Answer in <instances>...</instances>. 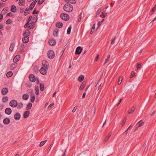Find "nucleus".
Masks as SVG:
<instances>
[{
    "label": "nucleus",
    "mask_w": 156,
    "mask_h": 156,
    "mask_svg": "<svg viewBox=\"0 0 156 156\" xmlns=\"http://www.w3.org/2000/svg\"><path fill=\"white\" fill-rule=\"evenodd\" d=\"M63 9L65 11L70 12L73 10V7L71 5L67 3L64 5Z\"/></svg>",
    "instance_id": "1"
},
{
    "label": "nucleus",
    "mask_w": 156,
    "mask_h": 156,
    "mask_svg": "<svg viewBox=\"0 0 156 156\" xmlns=\"http://www.w3.org/2000/svg\"><path fill=\"white\" fill-rule=\"evenodd\" d=\"M60 16L62 19L65 21H68L69 19V16L67 14L64 13H61Z\"/></svg>",
    "instance_id": "2"
},
{
    "label": "nucleus",
    "mask_w": 156,
    "mask_h": 156,
    "mask_svg": "<svg viewBox=\"0 0 156 156\" xmlns=\"http://www.w3.org/2000/svg\"><path fill=\"white\" fill-rule=\"evenodd\" d=\"M48 57L50 59L53 58L55 56L54 52L52 50H50L48 51Z\"/></svg>",
    "instance_id": "3"
},
{
    "label": "nucleus",
    "mask_w": 156,
    "mask_h": 156,
    "mask_svg": "<svg viewBox=\"0 0 156 156\" xmlns=\"http://www.w3.org/2000/svg\"><path fill=\"white\" fill-rule=\"evenodd\" d=\"M10 105L13 108L16 107L18 105V103L17 101L13 100H11L9 103Z\"/></svg>",
    "instance_id": "4"
},
{
    "label": "nucleus",
    "mask_w": 156,
    "mask_h": 156,
    "mask_svg": "<svg viewBox=\"0 0 156 156\" xmlns=\"http://www.w3.org/2000/svg\"><path fill=\"white\" fill-rule=\"evenodd\" d=\"M82 50V49L81 47L80 46L78 47L76 49L75 53L76 54L79 55L81 53Z\"/></svg>",
    "instance_id": "5"
},
{
    "label": "nucleus",
    "mask_w": 156,
    "mask_h": 156,
    "mask_svg": "<svg viewBox=\"0 0 156 156\" xmlns=\"http://www.w3.org/2000/svg\"><path fill=\"white\" fill-rule=\"evenodd\" d=\"M30 80L32 82H34L36 80L34 74H30L29 76Z\"/></svg>",
    "instance_id": "6"
},
{
    "label": "nucleus",
    "mask_w": 156,
    "mask_h": 156,
    "mask_svg": "<svg viewBox=\"0 0 156 156\" xmlns=\"http://www.w3.org/2000/svg\"><path fill=\"white\" fill-rule=\"evenodd\" d=\"M8 92V89L7 88H3L1 90L2 94L3 95L6 94Z\"/></svg>",
    "instance_id": "7"
},
{
    "label": "nucleus",
    "mask_w": 156,
    "mask_h": 156,
    "mask_svg": "<svg viewBox=\"0 0 156 156\" xmlns=\"http://www.w3.org/2000/svg\"><path fill=\"white\" fill-rule=\"evenodd\" d=\"M20 55H16L13 58V62L14 63L17 62L20 59Z\"/></svg>",
    "instance_id": "8"
},
{
    "label": "nucleus",
    "mask_w": 156,
    "mask_h": 156,
    "mask_svg": "<svg viewBox=\"0 0 156 156\" xmlns=\"http://www.w3.org/2000/svg\"><path fill=\"white\" fill-rule=\"evenodd\" d=\"M46 69L42 67L40 70V73L42 75H45L47 73Z\"/></svg>",
    "instance_id": "9"
},
{
    "label": "nucleus",
    "mask_w": 156,
    "mask_h": 156,
    "mask_svg": "<svg viewBox=\"0 0 156 156\" xmlns=\"http://www.w3.org/2000/svg\"><path fill=\"white\" fill-rule=\"evenodd\" d=\"M23 43H27L29 41V37L28 36L24 37L22 39Z\"/></svg>",
    "instance_id": "10"
},
{
    "label": "nucleus",
    "mask_w": 156,
    "mask_h": 156,
    "mask_svg": "<svg viewBox=\"0 0 156 156\" xmlns=\"http://www.w3.org/2000/svg\"><path fill=\"white\" fill-rule=\"evenodd\" d=\"M30 32L29 30V29L27 30H25L23 33V36L24 37L25 36H28L29 37V36L30 35Z\"/></svg>",
    "instance_id": "11"
},
{
    "label": "nucleus",
    "mask_w": 156,
    "mask_h": 156,
    "mask_svg": "<svg viewBox=\"0 0 156 156\" xmlns=\"http://www.w3.org/2000/svg\"><path fill=\"white\" fill-rule=\"evenodd\" d=\"M10 122V119L8 118H5L3 120V123L6 125L9 124Z\"/></svg>",
    "instance_id": "12"
},
{
    "label": "nucleus",
    "mask_w": 156,
    "mask_h": 156,
    "mask_svg": "<svg viewBox=\"0 0 156 156\" xmlns=\"http://www.w3.org/2000/svg\"><path fill=\"white\" fill-rule=\"evenodd\" d=\"M48 43L50 45L53 46L55 44L56 41L55 40L52 39L49 41Z\"/></svg>",
    "instance_id": "13"
},
{
    "label": "nucleus",
    "mask_w": 156,
    "mask_h": 156,
    "mask_svg": "<svg viewBox=\"0 0 156 156\" xmlns=\"http://www.w3.org/2000/svg\"><path fill=\"white\" fill-rule=\"evenodd\" d=\"M34 23L35 22H32V23H29V25H28V27H27L29 28V29H32L35 26Z\"/></svg>",
    "instance_id": "14"
},
{
    "label": "nucleus",
    "mask_w": 156,
    "mask_h": 156,
    "mask_svg": "<svg viewBox=\"0 0 156 156\" xmlns=\"http://www.w3.org/2000/svg\"><path fill=\"white\" fill-rule=\"evenodd\" d=\"M12 112V110L10 108H6L5 110V113L6 114L9 115Z\"/></svg>",
    "instance_id": "15"
},
{
    "label": "nucleus",
    "mask_w": 156,
    "mask_h": 156,
    "mask_svg": "<svg viewBox=\"0 0 156 156\" xmlns=\"http://www.w3.org/2000/svg\"><path fill=\"white\" fill-rule=\"evenodd\" d=\"M21 117L20 114L19 113H17L14 115V118L16 120H19Z\"/></svg>",
    "instance_id": "16"
},
{
    "label": "nucleus",
    "mask_w": 156,
    "mask_h": 156,
    "mask_svg": "<svg viewBox=\"0 0 156 156\" xmlns=\"http://www.w3.org/2000/svg\"><path fill=\"white\" fill-rule=\"evenodd\" d=\"M63 25V24L60 22H57L55 24V26L56 27L58 28H62Z\"/></svg>",
    "instance_id": "17"
},
{
    "label": "nucleus",
    "mask_w": 156,
    "mask_h": 156,
    "mask_svg": "<svg viewBox=\"0 0 156 156\" xmlns=\"http://www.w3.org/2000/svg\"><path fill=\"white\" fill-rule=\"evenodd\" d=\"M32 16H30L29 17V18L27 22V23L24 26V27L25 28H27L28 27V25H29V23L30 21L32 20Z\"/></svg>",
    "instance_id": "18"
},
{
    "label": "nucleus",
    "mask_w": 156,
    "mask_h": 156,
    "mask_svg": "<svg viewBox=\"0 0 156 156\" xmlns=\"http://www.w3.org/2000/svg\"><path fill=\"white\" fill-rule=\"evenodd\" d=\"M135 110V108L134 107H132L130 108L128 111V113L129 114L133 113Z\"/></svg>",
    "instance_id": "19"
},
{
    "label": "nucleus",
    "mask_w": 156,
    "mask_h": 156,
    "mask_svg": "<svg viewBox=\"0 0 156 156\" xmlns=\"http://www.w3.org/2000/svg\"><path fill=\"white\" fill-rule=\"evenodd\" d=\"M30 112L29 111H26L23 114V118H28L30 114Z\"/></svg>",
    "instance_id": "20"
},
{
    "label": "nucleus",
    "mask_w": 156,
    "mask_h": 156,
    "mask_svg": "<svg viewBox=\"0 0 156 156\" xmlns=\"http://www.w3.org/2000/svg\"><path fill=\"white\" fill-rule=\"evenodd\" d=\"M11 11L13 12H15L16 11V8L15 5H12V6Z\"/></svg>",
    "instance_id": "21"
},
{
    "label": "nucleus",
    "mask_w": 156,
    "mask_h": 156,
    "mask_svg": "<svg viewBox=\"0 0 156 156\" xmlns=\"http://www.w3.org/2000/svg\"><path fill=\"white\" fill-rule=\"evenodd\" d=\"M35 99V95L34 94H31L30 95L31 101L32 102H34Z\"/></svg>",
    "instance_id": "22"
},
{
    "label": "nucleus",
    "mask_w": 156,
    "mask_h": 156,
    "mask_svg": "<svg viewBox=\"0 0 156 156\" xmlns=\"http://www.w3.org/2000/svg\"><path fill=\"white\" fill-rule=\"evenodd\" d=\"M29 98V96L28 94H24L22 96L23 99L25 100H27Z\"/></svg>",
    "instance_id": "23"
},
{
    "label": "nucleus",
    "mask_w": 156,
    "mask_h": 156,
    "mask_svg": "<svg viewBox=\"0 0 156 156\" xmlns=\"http://www.w3.org/2000/svg\"><path fill=\"white\" fill-rule=\"evenodd\" d=\"M144 123V122H142V120H140L137 123L138 125L136 127V128H138L139 127L142 126L143 125Z\"/></svg>",
    "instance_id": "24"
},
{
    "label": "nucleus",
    "mask_w": 156,
    "mask_h": 156,
    "mask_svg": "<svg viewBox=\"0 0 156 156\" xmlns=\"http://www.w3.org/2000/svg\"><path fill=\"white\" fill-rule=\"evenodd\" d=\"M58 29H55L53 32V35L55 37H57L58 36Z\"/></svg>",
    "instance_id": "25"
},
{
    "label": "nucleus",
    "mask_w": 156,
    "mask_h": 156,
    "mask_svg": "<svg viewBox=\"0 0 156 156\" xmlns=\"http://www.w3.org/2000/svg\"><path fill=\"white\" fill-rule=\"evenodd\" d=\"M85 82H83L80 86V90H82L83 89L85 86Z\"/></svg>",
    "instance_id": "26"
},
{
    "label": "nucleus",
    "mask_w": 156,
    "mask_h": 156,
    "mask_svg": "<svg viewBox=\"0 0 156 156\" xmlns=\"http://www.w3.org/2000/svg\"><path fill=\"white\" fill-rule=\"evenodd\" d=\"M66 2H68L72 4H75L76 2L75 0H64Z\"/></svg>",
    "instance_id": "27"
},
{
    "label": "nucleus",
    "mask_w": 156,
    "mask_h": 156,
    "mask_svg": "<svg viewBox=\"0 0 156 156\" xmlns=\"http://www.w3.org/2000/svg\"><path fill=\"white\" fill-rule=\"evenodd\" d=\"M101 83L100 81V80H99L98 82L97 83V84H96V85L95 86V87H96V89H97V86H98V88L97 89L98 90L99 89L100 87H101Z\"/></svg>",
    "instance_id": "28"
},
{
    "label": "nucleus",
    "mask_w": 156,
    "mask_h": 156,
    "mask_svg": "<svg viewBox=\"0 0 156 156\" xmlns=\"http://www.w3.org/2000/svg\"><path fill=\"white\" fill-rule=\"evenodd\" d=\"M84 78V77L83 75H80L78 77V80L80 82H81Z\"/></svg>",
    "instance_id": "29"
},
{
    "label": "nucleus",
    "mask_w": 156,
    "mask_h": 156,
    "mask_svg": "<svg viewBox=\"0 0 156 156\" xmlns=\"http://www.w3.org/2000/svg\"><path fill=\"white\" fill-rule=\"evenodd\" d=\"M8 9V8H4L2 11V13L3 14H5L7 12V11Z\"/></svg>",
    "instance_id": "30"
},
{
    "label": "nucleus",
    "mask_w": 156,
    "mask_h": 156,
    "mask_svg": "<svg viewBox=\"0 0 156 156\" xmlns=\"http://www.w3.org/2000/svg\"><path fill=\"white\" fill-rule=\"evenodd\" d=\"M15 45V43L13 42L10 45V47L9 48V50L11 51H12L13 49V47Z\"/></svg>",
    "instance_id": "31"
},
{
    "label": "nucleus",
    "mask_w": 156,
    "mask_h": 156,
    "mask_svg": "<svg viewBox=\"0 0 156 156\" xmlns=\"http://www.w3.org/2000/svg\"><path fill=\"white\" fill-rule=\"evenodd\" d=\"M30 12V11L28 8H27L24 12V15L25 16H27V14H29Z\"/></svg>",
    "instance_id": "32"
},
{
    "label": "nucleus",
    "mask_w": 156,
    "mask_h": 156,
    "mask_svg": "<svg viewBox=\"0 0 156 156\" xmlns=\"http://www.w3.org/2000/svg\"><path fill=\"white\" fill-rule=\"evenodd\" d=\"M13 74V73L12 71H9L6 74V76L8 77H9L11 76Z\"/></svg>",
    "instance_id": "33"
},
{
    "label": "nucleus",
    "mask_w": 156,
    "mask_h": 156,
    "mask_svg": "<svg viewBox=\"0 0 156 156\" xmlns=\"http://www.w3.org/2000/svg\"><path fill=\"white\" fill-rule=\"evenodd\" d=\"M8 100V98L7 97H4L2 98V101L4 103L6 102Z\"/></svg>",
    "instance_id": "34"
},
{
    "label": "nucleus",
    "mask_w": 156,
    "mask_h": 156,
    "mask_svg": "<svg viewBox=\"0 0 156 156\" xmlns=\"http://www.w3.org/2000/svg\"><path fill=\"white\" fill-rule=\"evenodd\" d=\"M16 67V65L14 63L12 64L10 66V69L12 70L14 69Z\"/></svg>",
    "instance_id": "35"
},
{
    "label": "nucleus",
    "mask_w": 156,
    "mask_h": 156,
    "mask_svg": "<svg viewBox=\"0 0 156 156\" xmlns=\"http://www.w3.org/2000/svg\"><path fill=\"white\" fill-rule=\"evenodd\" d=\"M122 80V77L120 76L119 78L118 84L119 85L121 84Z\"/></svg>",
    "instance_id": "36"
},
{
    "label": "nucleus",
    "mask_w": 156,
    "mask_h": 156,
    "mask_svg": "<svg viewBox=\"0 0 156 156\" xmlns=\"http://www.w3.org/2000/svg\"><path fill=\"white\" fill-rule=\"evenodd\" d=\"M32 22H35L37 20V17L36 16H34L32 17Z\"/></svg>",
    "instance_id": "37"
},
{
    "label": "nucleus",
    "mask_w": 156,
    "mask_h": 156,
    "mask_svg": "<svg viewBox=\"0 0 156 156\" xmlns=\"http://www.w3.org/2000/svg\"><path fill=\"white\" fill-rule=\"evenodd\" d=\"M35 5V4H34L33 3V2H32L30 6V10H31L32 9H33Z\"/></svg>",
    "instance_id": "38"
},
{
    "label": "nucleus",
    "mask_w": 156,
    "mask_h": 156,
    "mask_svg": "<svg viewBox=\"0 0 156 156\" xmlns=\"http://www.w3.org/2000/svg\"><path fill=\"white\" fill-rule=\"evenodd\" d=\"M35 90L36 91L35 94L36 95H38L39 94V90L38 87H35Z\"/></svg>",
    "instance_id": "39"
},
{
    "label": "nucleus",
    "mask_w": 156,
    "mask_h": 156,
    "mask_svg": "<svg viewBox=\"0 0 156 156\" xmlns=\"http://www.w3.org/2000/svg\"><path fill=\"white\" fill-rule=\"evenodd\" d=\"M110 55H108V57H107L106 59L105 60L104 63V65H105V64H106L108 62V61L109 60V59H110Z\"/></svg>",
    "instance_id": "40"
},
{
    "label": "nucleus",
    "mask_w": 156,
    "mask_h": 156,
    "mask_svg": "<svg viewBox=\"0 0 156 156\" xmlns=\"http://www.w3.org/2000/svg\"><path fill=\"white\" fill-rule=\"evenodd\" d=\"M72 28V27L71 25H70L68 27L67 30V34H69L71 32V30Z\"/></svg>",
    "instance_id": "41"
},
{
    "label": "nucleus",
    "mask_w": 156,
    "mask_h": 156,
    "mask_svg": "<svg viewBox=\"0 0 156 156\" xmlns=\"http://www.w3.org/2000/svg\"><path fill=\"white\" fill-rule=\"evenodd\" d=\"M25 3V0H19V3L20 5L22 6L23 3Z\"/></svg>",
    "instance_id": "42"
},
{
    "label": "nucleus",
    "mask_w": 156,
    "mask_h": 156,
    "mask_svg": "<svg viewBox=\"0 0 156 156\" xmlns=\"http://www.w3.org/2000/svg\"><path fill=\"white\" fill-rule=\"evenodd\" d=\"M47 141V140H45V141H41L40 143V147L42 146L43 145H44L45 144V143H46V142Z\"/></svg>",
    "instance_id": "43"
},
{
    "label": "nucleus",
    "mask_w": 156,
    "mask_h": 156,
    "mask_svg": "<svg viewBox=\"0 0 156 156\" xmlns=\"http://www.w3.org/2000/svg\"><path fill=\"white\" fill-rule=\"evenodd\" d=\"M40 90L42 91L44 89V84H40Z\"/></svg>",
    "instance_id": "44"
},
{
    "label": "nucleus",
    "mask_w": 156,
    "mask_h": 156,
    "mask_svg": "<svg viewBox=\"0 0 156 156\" xmlns=\"http://www.w3.org/2000/svg\"><path fill=\"white\" fill-rule=\"evenodd\" d=\"M32 106V103H29L28 104L27 106V108L28 109H31Z\"/></svg>",
    "instance_id": "45"
},
{
    "label": "nucleus",
    "mask_w": 156,
    "mask_h": 156,
    "mask_svg": "<svg viewBox=\"0 0 156 156\" xmlns=\"http://www.w3.org/2000/svg\"><path fill=\"white\" fill-rule=\"evenodd\" d=\"M141 67V63L140 62L138 63L137 64V68L138 70Z\"/></svg>",
    "instance_id": "46"
},
{
    "label": "nucleus",
    "mask_w": 156,
    "mask_h": 156,
    "mask_svg": "<svg viewBox=\"0 0 156 156\" xmlns=\"http://www.w3.org/2000/svg\"><path fill=\"white\" fill-rule=\"evenodd\" d=\"M25 48V45L24 44H21L20 45V50L21 51H23Z\"/></svg>",
    "instance_id": "47"
},
{
    "label": "nucleus",
    "mask_w": 156,
    "mask_h": 156,
    "mask_svg": "<svg viewBox=\"0 0 156 156\" xmlns=\"http://www.w3.org/2000/svg\"><path fill=\"white\" fill-rule=\"evenodd\" d=\"M18 105L17 108L20 109L21 108H22L23 107V105L22 103L21 102V103H20L18 105Z\"/></svg>",
    "instance_id": "48"
},
{
    "label": "nucleus",
    "mask_w": 156,
    "mask_h": 156,
    "mask_svg": "<svg viewBox=\"0 0 156 156\" xmlns=\"http://www.w3.org/2000/svg\"><path fill=\"white\" fill-rule=\"evenodd\" d=\"M102 14L100 16L102 18H104L105 16V15L107 14L106 13H102Z\"/></svg>",
    "instance_id": "49"
},
{
    "label": "nucleus",
    "mask_w": 156,
    "mask_h": 156,
    "mask_svg": "<svg viewBox=\"0 0 156 156\" xmlns=\"http://www.w3.org/2000/svg\"><path fill=\"white\" fill-rule=\"evenodd\" d=\"M82 14V12H81L80 13L79 16H78V20L79 22H80L81 20Z\"/></svg>",
    "instance_id": "50"
},
{
    "label": "nucleus",
    "mask_w": 156,
    "mask_h": 156,
    "mask_svg": "<svg viewBox=\"0 0 156 156\" xmlns=\"http://www.w3.org/2000/svg\"><path fill=\"white\" fill-rule=\"evenodd\" d=\"M135 73L133 71H132L131 74L130 78H131L133 77H134L135 76Z\"/></svg>",
    "instance_id": "51"
},
{
    "label": "nucleus",
    "mask_w": 156,
    "mask_h": 156,
    "mask_svg": "<svg viewBox=\"0 0 156 156\" xmlns=\"http://www.w3.org/2000/svg\"><path fill=\"white\" fill-rule=\"evenodd\" d=\"M11 22L12 21L11 20L8 19L6 21L5 23L7 24H9L11 23Z\"/></svg>",
    "instance_id": "52"
},
{
    "label": "nucleus",
    "mask_w": 156,
    "mask_h": 156,
    "mask_svg": "<svg viewBox=\"0 0 156 156\" xmlns=\"http://www.w3.org/2000/svg\"><path fill=\"white\" fill-rule=\"evenodd\" d=\"M44 0H39L38 2V4L39 5H41L44 1Z\"/></svg>",
    "instance_id": "53"
},
{
    "label": "nucleus",
    "mask_w": 156,
    "mask_h": 156,
    "mask_svg": "<svg viewBox=\"0 0 156 156\" xmlns=\"http://www.w3.org/2000/svg\"><path fill=\"white\" fill-rule=\"evenodd\" d=\"M39 13V11H37L35 9H34L32 12L33 14H37Z\"/></svg>",
    "instance_id": "54"
},
{
    "label": "nucleus",
    "mask_w": 156,
    "mask_h": 156,
    "mask_svg": "<svg viewBox=\"0 0 156 156\" xmlns=\"http://www.w3.org/2000/svg\"><path fill=\"white\" fill-rule=\"evenodd\" d=\"M116 38V37H115L113 39H112V40H111V44H114V43H115V40Z\"/></svg>",
    "instance_id": "55"
},
{
    "label": "nucleus",
    "mask_w": 156,
    "mask_h": 156,
    "mask_svg": "<svg viewBox=\"0 0 156 156\" xmlns=\"http://www.w3.org/2000/svg\"><path fill=\"white\" fill-rule=\"evenodd\" d=\"M42 66L44 68H45V69H48V65L47 64L43 63Z\"/></svg>",
    "instance_id": "56"
},
{
    "label": "nucleus",
    "mask_w": 156,
    "mask_h": 156,
    "mask_svg": "<svg viewBox=\"0 0 156 156\" xmlns=\"http://www.w3.org/2000/svg\"><path fill=\"white\" fill-rule=\"evenodd\" d=\"M99 54H98L97 55V56L95 58V60L96 61H97L98 60V59L99 58Z\"/></svg>",
    "instance_id": "57"
},
{
    "label": "nucleus",
    "mask_w": 156,
    "mask_h": 156,
    "mask_svg": "<svg viewBox=\"0 0 156 156\" xmlns=\"http://www.w3.org/2000/svg\"><path fill=\"white\" fill-rule=\"evenodd\" d=\"M5 4L4 3H0V8H2L4 6Z\"/></svg>",
    "instance_id": "58"
},
{
    "label": "nucleus",
    "mask_w": 156,
    "mask_h": 156,
    "mask_svg": "<svg viewBox=\"0 0 156 156\" xmlns=\"http://www.w3.org/2000/svg\"><path fill=\"white\" fill-rule=\"evenodd\" d=\"M52 146V144L50 145L49 147H48V150H47V151H48V152H49L50 151V149H51V148Z\"/></svg>",
    "instance_id": "59"
},
{
    "label": "nucleus",
    "mask_w": 156,
    "mask_h": 156,
    "mask_svg": "<svg viewBox=\"0 0 156 156\" xmlns=\"http://www.w3.org/2000/svg\"><path fill=\"white\" fill-rule=\"evenodd\" d=\"M77 108V106H75L74 108H73V109L72 110V112L73 113H74L75 112L76 109Z\"/></svg>",
    "instance_id": "60"
},
{
    "label": "nucleus",
    "mask_w": 156,
    "mask_h": 156,
    "mask_svg": "<svg viewBox=\"0 0 156 156\" xmlns=\"http://www.w3.org/2000/svg\"><path fill=\"white\" fill-rule=\"evenodd\" d=\"M24 11V9L21 8L20 9V12L21 13H23V12Z\"/></svg>",
    "instance_id": "61"
},
{
    "label": "nucleus",
    "mask_w": 156,
    "mask_h": 156,
    "mask_svg": "<svg viewBox=\"0 0 156 156\" xmlns=\"http://www.w3.org/2000/svg\"><path fill=\"white\" fill-rule=\"evenodd\" d=\"M6 16H12V14L11 12H9L7 14Z\"/></svg>",
    "instance_id": "62"
},
{
    "label": "nucleus",
    "mask_w": 156,
    "mask_h": 156,
    "mask_svg": "<svg viewBox=\"0 0 156 156\" xmlns=\"http://www.w3.org/2000/svg\"><path fill=\"white\" fill-rule=\"evenodd\" d=\"M126 121V118L125 119H124L122 121V126H123V125L125 123Z\"/></svg>",
    "instance_id": "63"
},
{
    "label": "nucleus",
    "mask_w": 156,
    "mask_h": 156,
    "mask_svg": "<svg viewBox=\"0 0 156 156\" xmlns=\"http://www.w3.org/2000/svg\"><path fill=\"white\" fill-rule=\"evenodd\" d=\"M109 138L108 137H107V136H106L104 139V141L105 142H106L108 139Z\"/></svg>",
    "instance_id": "64"
}]
</instances>
